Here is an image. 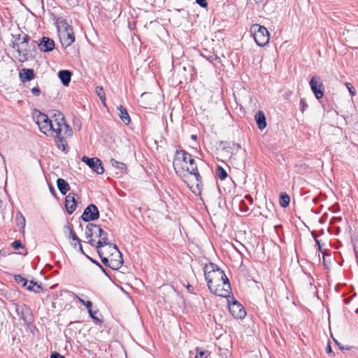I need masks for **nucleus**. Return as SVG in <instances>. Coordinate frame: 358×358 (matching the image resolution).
<instances>
[{"instance_id": "17", "label": "nucleus", "mask_w": 358, "mask_h": 358, "mask_svg": "<svg viewBox=\"0 0 358 358\" xmlns=\"http://www.w3.org/2000/svg\"><path fill=\"white\" fill-rule=\"evenodd\" d=\"M106 246H107L106 250H108V254H110L109 255L110 257H112L115 259L120 260V268L123 264V258L122 256V253L120 252L117 247L115 244H113V243L108 242V245Z\"/></svg>"}, {"instance_id": "35", "label": "nucleus", "mask_w": 358, "mask_h": 358, "mask_svg": "<svg viewBox=\"0 0 358 358\" xmlns=\"http://www.w3.org/2000/svg\"><path fill=\"white\" fill-rule=\"evenodd\" d=\"M308 107L304 99H300V110L302 113H303L306 109Z\"/></svg>"}, {"instance_id": "36", "label": "nucleus", "mask_w": 358, "mask_h": 358, "mask_svg": "<svg viewBox=\"0 0 358 358\" xmlns=\"http://www.w3.org/2000/svg\"><path fill=\"white\" fill-rule=\"evenodd\" d=\"M11 245L15 250H18L22 248V244L20 240L15 241L12 243Z\"/></svg>"}, {"instance_id": "42", "label": "nucleus", "mask_w": 358, "mask_h": 358, "mask_svg": "<svg viewBox=\"0 0 358 358\" xmlns=\"http://www.w3.org/2000/svg\"><path fill=\"white\" fill-rule=\"evenodd\" d=\"M83 305L87 308L89 313H91V310H92V302L90 301H87L85 302V303Z\"/></svg>"}, {"instance_id": "40", "label": "nucleus", "mask_w": 358, "mask_h": 358, "mask_svg": "<svg viewBox=\"0 0 358 358\" xmlns=\"http://www.w3.org/2000/svg\"><path fill=\"white\" fill-rule=\"evenodd\" d=\"M31 92L34 96H39L41 90L38 87H34L31 89Z\"/></svg>"}, {"instance_id": "16", "label": "nucleus", "mask_w": 358, "mask_h": 358, "mask_svg": "<svg viewBox=\"0 0 358 358\" xmlns=\"http://www.w3.org/2000/svg\"><path fill=\"white\" fill-rule=\"evenodd\" d=\"M29 41V36L27 35H24L22 38V41L17 47V51L19 52V55L20 57H22L20 59V62L27 61L29 58V53L27 51V50L24 48L26 44L28 43Z\"/></svg>"}, {"instance_id": "20", "label": "nucleus", "mask_w": 358, "mask_h": 358, "mask_svg": "<svg viewBox=\"0 0 358 358\" xmlns=\"http://www.w3.org/2000/svg\"><path fill=\"white\" fill-rule=\"evenodd\" d=\"M34 78V71L33 69H23L20 72V79L22 82L24 83L29 81Z\"/></svg>"}, {"instance_id": "18", "label": "nucleus", "mask_w": 358, "mask_h": 358, "mask_svg": "<svg viewBox=\"0 0 358 358\" xmlns=\"http://www.w3.org/2000/svg\"><path fill=\"white\" fill-rule=\"evenodd\" d=\"M76 194L75 193L69 194L65 199V207L67 213L71 215L75 210L76 206Z\"/></svg>"}, {"instance_id": "2", "label": "nucleus", "mask_w": 358, "mask_h": 358, "mask_svg": "<svg viewBox=\"0 0 358 358\" xmlns=\"http://www.w3.org/2000/svg\"><path fill=\"white\" fill-rule=\"evenodd\" d=\"M96 229L99 230V236L100 240L97 242V245L96 248L97 249V252L101 259V262L111 268L112 269L116 270L120 268V260L115 259L112 257H107L106 255L108 254V250L106 249H103L104 246L108 245V234L103 231L99 225L95 224H88L85 229V238H88L91 236H93V233Z\"/></svg>"}, {"instance_id": "27", "label": "nucleus", "mask_w": 358, "mask_h": 358, "mask_svg": "<svg viewBox=\"0 0 358 358\" xmlns=\"http://www.w3.org/2000/svg\"><path fill=\"white\" fill-rule=\"evenodd\" d=\"M16 220H17V226L22 229H24L26 220H25L24 217L22 215V214L20 212L17 213Z\"/></svg>"}, {"instance_id": "28", "label": "nucleus", "mask_w": 358, "mask_h": 358, "mask_svg": "<svg viewBox=\"0 0 358 358\" xmlns=\"http://www.w3.org/2000/svg\"><path fill=\"white\" fill-rule=\"evenodd\" d=\"M96 92L99 97L101 100V102L103 103V104L105 105L106 104L105 103L106 96H105V93H104L103 89L101 87H96Z\"/></svg>"}, {"instance_id": "50", "label": "nucleus", "mask_w": 358, "mask_h": 358, "mask_svg": "<svg viewBox=\"0 0 358 358\" xmlns=\"http://www.w3.org/2000/svg\"><path fill=\"white\" fill-rule=\"evenodd\" d=\"M77 299H78V300L79 301V302H80V303H82L83 305L85 303V301H84L83 299H82L79 298L78 296H77Z\"/></svg>"}, {"instance_id": "63", "label": "nucleus", "mask_w": 358, "mask_h": 358, "mask_svg": "<svg viewBox=\"0 0 358 358\" xmlns=\"http://www.w3.org/2000/svg\"><path fill=\"white\" fill-rule=\"evenodd\" d=\"M85 257H87V259H90V257H88L87 255H85Z\"/></svg>"}, {"instance_id": "14", "label": "nucleus", "mask_w": 358, "mask_h": 358, "mask_svg": "<svg viewBox=\"0 0 358 358\" xmlns=\"http://www.w3.org/2000/svg\"><path fill=\"white\" fill-rule=\"evenodd\" d=\"M60 41L62 46L68 47L71 45L75 41V36L73 29L71 27H66L60 34Z\"/></svg>"}, {"instance_id": "59", "label": "nucleus", "mask_w": 358, "mask_h": 358, "mask_svg": "<svg viewBox=\"0 0 358 358\" xmlns=\"http://www.w3.org/2000/svg\"><path fill=\"white\" fill-rule=\"evenodd\" d=\"M237 148H238V149H239V148H241V146H240V145H239V144H238V145H237Z\"/></svg>"}, {"instance_id": "8", "label": "nucleus", "mask_w": 358, "mask_h": 358, "mask_svg": "<svg viewBox=\"0 0 358 358\" xmlns=\"http://www.w3.org/2000/svg\"><path fill=\"white\" fill-rule=\"evenodd\" d=\"M190 154L185 150H177L173 159V165L176 172L188 169V163L192 159Z\"/></svg>"}, {"instance_id": "62", "label": "nucleus", "mask_w": 358, "mask_h": 358, "mask_svg": "<svg viewBox=\"0 0 358 358\" xmlns=\"http://www.w3.org/2000/svg\"><path fill=\"white\" fill-rule=\"evenodd\" d=\"M269 205H270L271 206H273V203H272L271 202H270Z\"/></svg>"}, {"instance_id": "7", "label": "nucleus", "mask_w": 358, "mask_h": 358, "mask_svg": "<svg viewBox=\"0 0 358 358\" xmlns=\"http://www.w3.org/2000/svg\"><path fill=\"white\" fill-rule=\"evenodd\" d=\"M250 31L253 34L254 39L259 46H264L268 43L270 36L265 27L255 24L251 26Z\"/></svg>"}, {"instance_id": "29", "label": "nucleus", "mask_w": 358, "mask_h": 358, "mask_svg": "<svg viewBox=\"0 0 358 358\" xmlns=\"http://www.w3.org/2000/svg\"><path fill=\"white\" fill-rule=\"evenodd\" d=\"M217 175L220 179L224 180L227 178V173L226 171L221 166H217Z\"/></svg>"}, {"instance_id": "3", "label": "nucleus", "mask_w": 358, "mask_h": 358, "mask_svg": "<svg viewBox=\"0 0 358 358\" xmlns=\"http://www.w3.org/2000/svg\"><path fill=\"white\" fill-rule=\"evenodd\" d=\"M204 274L209 289L211 285L223 283V281L229 280L224 272L213 263L205 266Z\"/></svg>"}, {"instance_id": "13", "label": "nucleus", "mask_w": 358, "mask_h": 358, "mask_svg": "<svg viewBox=\"0 0 358 358\" xmlns=\"http://www.w3.org/2000/svg\"><path fill=\"white\" fill-rule=\"evenodd\" d=\"M310 86L317 99H320L323 96L324 93L322 90L323 85L322 83L321 78L319 76H315L311 78L310 80Z\"/></svg>"}, {"instance_id": "61", "label": "nucleus", "mask_w": 358, "mask_h": 358, "mask_svg": "<svg viewBox=\"0 0 358 358\" xmlns=\"http://www.w3.org/2000/svg\"><path fill=\"white\" fill-rule=\"evenodd\" d=\"M50 191H54L53 187H50Z\"/></svg>"}, {"instance_id": "23", "label": "nucleus", "mask_w": 358, "mask_h": 358, "mask_svg": "<svg viewBox=\"0 0 358 358\" xmlns=\"http://www.w3.org/2000/svg\"><path fill=\"white\" fill-rule=\"evenodd\" d=\"M58 76L64 86H68L71 77V73L68 70H62L58 73Z\"/></svg>"}, {"instance_id": "9", "label": "nucleus", "mask_w": 358, "mask_h": 358, "mask_svg": "<svg viewBox=\"0 0 358 358\" xmlns=\"http://www.w3.org/2000/svg\"><path fill=\"white\" fill-rule=\"evenodd\" d=\"M210 291L214 294L221 296L227 297L230 293L231 285L229 280L223 281V283H217L211 285Z\"/></svg>"}, {"instance_id": "44", "label": "nucleus", "mask_w": 358, "mask_h": 358, "mask_svg": "<svg viewBox=\"0 0 358 358\" xmlns=\"http://www.w3.org/2000/svg\"><path fill=\"white\" fill-rule=\"evenodd\" d=\"M312 235H313V236L314 237L315 241L316 243L317 244V245H318V247H319L320 250H321L320 243V241L317 239V238H316V235H315V232H312Z\"/></svg>"}, {"instance_id": "47", "label": "nucleus", "mask_w": 358, "mask_h": 358, "mask_svg": "<svg viewBox=\"0 0 358 358\" xmlns=\"http://www.w3.org/2000/svg\"><path fill=\"white\" fill-rule=\"evenodd\" d=\"M326 352L327 353H331L332 352L329 343L327 344V346L326 348Z\"/></svg>"}, {"instance_id": "6", "label": "nucleus", "mask_w": 358, "mask_h": 358, "mask_svg": "<svg viewBox=\"0 0 358 358\" xmlns=\"http://www.w3.org/2000/svg\"><path fill=\"white\" fill-rule=\"evenodd\" d=\"M54 116L55 122H56L54 134H55L56 137L66 138L71 136L73 131L71 127L65 122L63 115L57 111V113H55Z\"/></svg>"}, {"instance_id": "45", "label": "nucleus", "mask_w": 358, "mask_h": 358, "mask_svg": "<svg viewBox=\"0 0 358 358\" xmlns=\"http://www.w3.org/2000/svg\"><path fill=\"white\" fill-rule=\"evenodd\" d=\"M34 281H30L29 283L25 286L27 287V289L29 291H31V289H32V286L34 285Z\"/></svg>"}, {"instance_id": "11", "label": "nucleus", "mask_w": 358, "mask_h": 358, "mask_svg": "<svg viewBox=\"0 0 358 358\" xmlns=\"http://www.w3.org/2000/svg\"><path fill=\"white\" fill-rule=\"evenodd\" d=\"M82 162H85L90 169L98 174H102L104 172L101 161L98 158H89L84 156L82 157Z\"/></svg>"}, {"instance_id": "32", "label": "nucleus", "mask_w": 358, "mask_h": 358, "mask_svg": "<svg viewBox=\"0 0 358 358\" xmlns=\"http://www.w3.org/2000/svg\"><path fill=\"white\" fill-rule=\"evenodd\" d=\"M68 229L69 230V238H72L73 241H76L78 243H81L80 239L74 233L73 229L70 227H69Z\"/></svg>"}, {"instance_id": "25", "label": "nucleus", "mask_w": 358, "mask_h": 358, "mask_svg": "<svg viewBox=\"0 0 358 358\" xmlns=\"http://www.w3.org/2000/svg\"><path fill=\"white\" fill-rule=\"evenodd\" d=\"M110 162L113 166L120 170L121 173L126 172L127 165L124 163L118 162L114 159H112Z\"/></svg>"}, {"instance_id": "52", "label": "nucleus", "mask_w": 358, "mask_h": 358, "mask_svg": "<svg viewBox=\"0 0 358 358\" xmlns=\"http://www.w3.org/2000/svg\"><path fill=\"white\" fill-rule=\"evenodd\" d=\"M91 317L94 320H97L96 317L94 315V313H92V310H91V313H90Z\"/></svg>"}, {"instance_id": "48", "label": "nucleus", "mask_w": 358, "mask_h": 358, "mask_svg": "<svg viewBox=\"0 0 358 358\" xmlns=\"http://www.w3.org/2000/svg\"><path fill=\"white\" fill-rule=\"evenodd\" d=\"M245 199H247L251 203H252V198L250 195L248 194L245 196Z\"/></svg>"}, {"instance_id": "43", "label": "nucleus", "mask_w": 358, "mask_h": 358, "mask_svg": "<svg viewBox=\"0 0 358 358\" xmlns=\"http://www.w3.org/2000/svg\"><path fill=\"white\" fill-rule=\"evenodd\" d=\"M50 358H65L63 355H61L60 354L57 352H53L50 355Z\"/></svg>"}, {"instance_id": "33", "label": "nucleus", "mask_w": 358, "mask_h": 358, "mask_svg": "<svg viewBox=\"0 0 358 358\" xmlns=\"http://www.w3.org/2000/svg\"><path fill=\"white\" fill-rule=\"evenodd\" d=\"M345 85L348 88L351 96H355L356 94L355 88L349 83H345Z\"/></svg>"}, {"instance_id": "5", "label": "nucleus", "mask_w": 358, "mask_h": 358, "mask_svg": "<svg viewBox=\"0 0 358 358\" xmlns=\"http://www.w3.org/2000/svg\"><path fill=\"white\" fill-rule=\"evenodd\" d=\"M185 171H188L189 174L193 176V179L190 180L192 185H188L189 188L194 194H200L202 187L201 177L198 171L197 165L194 159H191L188 163V169H185Z\"/></svg>"}, {"instance_id": "22", "label": "nucleus", "mask_w": 358, "mask_h": 358, "mask_svg": "<svg viewBox=\"0 0 358 358\" xmlns=\"http://www.w3.org/2000/svg\"><path fill=\"white\" fill-rule=\"evenodd\" d=\"M117 110L119 111V117L121 120L127 125H128L130 122V117L127 113V110L125 108H124L122 105H120L117 107Z\"/></svg>"}, {"instance_id": "38", "label": "nucleus", "mask_w": 358, "mask_h": 358, "mask_svg": "<svg viewBox=\"0 0 358 358\" xmlns=\"http://www.w3.org/2000/svg\"><path fill=\"white\" fill-rule=\"evenodd\" d=\"M240 209L242 212H244V213L247 212L248 210V207L244 201H241L240 202Z\"/></svg>"}, {"instance_id": "49", "label": "nucleus", "mask_w": 358, "mask_h": 358, "mask_svg": "<svg viewBox=\"0 0 358 358\" xmlns=\"http://www.w3.org/2000/svg\"><path fill=\"white\" fill-rule=\"evenodd\" d=\"M79 244V250L80 251L81 253L84 254L85 255V252L83 251V247H82V245L81 243H78Z\"/></svg>"}, {"instance_id": "1", "label": "nucleus", "mask_w": 358, "mask_h": 358, "mask_svg": "<svg viewBox=\"0 0 358 358\" xmlns=\"http://www.w3.org/2000/svg\"><path fill=\"white\" fill-rule=\"evenodd\" d=\"M96 229L99 230V236L100 240L97 242V245L96 248L97 249V252L101 259V262L111 268L112 269L116 270L120 268V260L115 259L112 257H107L106 255L108 254V250L106 249H103L104 246L108 245V234L103 231L99 225L95 224H88L85 229V238H88L91 236H93V233Z\"/></svg>"}, {"instance_id": "64", "label": "nucleus", "mask_w": 358, "mask_h": 358, "mask_svg": "<svg viewBox=\"0 0 358 358\" xmlns=\"http://www.w3.org/2000/svg\"><path fill=\"white\" fill-rule=\"evenodd\" d=\"M85 257H87V259H90V257H88L87 255H85Z\"/></svg>"}, {"instance_id": "19", "label": "nucleus", "mask_w": 358, "mask_h": 358, "mask_svg": "<svg viewBox=\"0 0 358 358\" xmlns=\"http://www.w3.org/2000/svg\"><path fill=\"white\" fill-rule=\"evenodd\" d=\"M38 46L41 52H49L54 49L55 42L52 39L44 36L41 38Z\"/></svg>"}, {"instance_id": "60", "label": "nucleus", "mask_w": 358, "mask_h": 358, "mask_svg": "<svg viewBox=\"0 0 358 358\" xmlns=\"http://www.w3.org/2000/svg\"><path fill=\"white\" fill-rule=\"evenodd\" d=\"M264 216H265L266 218H268V217H269L268 215H265Z\"/></svg>"}, {"instance_id": "12", "label": "nucleus", "mask_w": 358, "mask_h": 358, "mask_svg": "<svg viewBox=\"0 0 358 358\" xmlns=\"http://www.w3.org/2000/svg\"><path fill=\"white\" fill-rule=\"evenodd\" d=\"M99 217V212L94 204H90L85 210L81 216L84 222L96 220Z\"/></svg>"}, {"instance_id": "10", "label": "nucleus", "mask_w": 358, "mask_h": 358, "mask_svg": "<svg viewBox=\"0 0 358 358\" xmlns=\"http://www.w3.org/2000/svg\"><path fill=\"white\" fill-rule=\"evenodd\" d=\"M15 310L25 324H29L32 322V313L30 308L27 305H16Z\"/></svg>"}, {"instance_id": "58", "label": "nucleus", "mask_w": 358, "mask_h": 358, "mask_svg": "<svg viewBox=\"0 0 358 358\" xmlns=\"http://www.w3.org/2000/svg\"><path fill=\"white\" fill-rule=\"evenodd\" d=\"M192 138H196V136L192 135Z\"/></svg>"}, {"instance_id": "53", "label": "nucleus", "mask_w": 358, "mask_h": 358, "mask_svg": "<svg viewBox=\"0 0 358 358\" xmlns=\"http://www.w3.org/2000/svg\"><path fill=\"white\" fill-rule=\"evenodd\" d=\"M355 252L356 257L358 259V250H357V248L356 246H355Z\"/></svg>"}, {"instance_id": "31", "label": "nucleus", "mask_w": 358, "mask_h": 358, "mask_svg": "<svg viewBox=\"0 0 358 358\" xmlns=\"http://www.w3.org/2000/svg\"><path fill=\"white\" fill-rule=\"evenodd\" d=\"M196 354L195 355V358H208V357L209 356L210 353L206 351V350H199V349H197L196 350Z\"/></svg>"}, {"instance_id": "26", "label": "nucleus", "mask_w": 358, "mask_h": 358, "mask_svg": "<svg viewBox=\"0 0 358 358\" xmlns=\"http://www.w3.org/2000/svg\"><path fill=\"white\" fill-rule=\"evenodd\" d=\"M289 201H290L289 196L287 194L284 193V194H280V204L282 207H283V208L287 207L289 205Z\"/></svg>"}, {"instance_id": "51", "label": "nucleus", "mask_w": 358, "mask_h": 358, "mask_svg": "<svg viewBox=\"0 0 358 358\" xmlns=\"http://www.w3.org/2000/svg\"><path fill=\"white\" fill-rule=\"evenodd\" d=\"M95 235L96 237H99V230L96 229V231H94L93 233V236Z\"/></svg>"}, {"instance_id": "56", "label": "nucleus", "mask_w": 358, "mask_h": 358, "mask_svg": "<svg viewBox=\"0 0 358 358\" xmlns=\"http://www.w3.org/2000/svg\"><path fill=\"white\" fill-rule=\"evenodd\" d=\"M95 263H96V264H97V265H98V266H99L101 269H103V268L102 266H101L100 264H99L98 262H95Z\"/></svg>"}, {"instance_id": "37", "label": "nucleus", "mask_w": 358, "mask_h": 358, "mask_svg": "<svg viewBox=\"0 0 358 358\" xmlns=\"http://www.w3.org/2000/svg\"><path fill=\"white\" fill-rule=\"evenodd\" d=\"M59 139V143H57V147L59 149H62V150H65V143L66 141H64V137H59L58 138Z\"/></svg>"}, {"instance_id": "41", "label": "nucleus", "mask_w": 358, "mask_h": 358, "mask_svg": "<svg viewBox=\"0 0 358 358\" xmlns=\"http://www.w3.org/2000/svg\"><path fill=\"white\" fill-rule=\"evenodd\" d=\"M196 2L202 8L207 7V1L206 0H196Z\"/></svg>"}, {"instance_id": "46", "label": "nucleus", "mask_w": 358, "mask_h": 358, "mask_svg": "<svg viewBox=\"0 0 358 358\" xmlns=\"http://www.w3.org/2000/svg\"><path fill=\"white\" fill-rule=\"evenodd\" d=\"M92 236H91L90 238H88L87 239L89 240L88 242L90 243V244L92 246H95L97 245V243H95V241L94 239L92 238Z\"/></svg>"}, {"instance_id": "57", "label": "nucleus", "mask_w": 358, "mask_h": 358, "mask_svg": "<svg viewBox=\"0 0 358 358\" xmlns=\"http://www.w3.org/2000/svg\"><path fill=\"white\" fill-rule=\"evenodd\" d=\"M256 2L263 1L264 0H255Z\"/></svg>"}, {"instance_id": "4", "label": "nucleus", "mask_w": 358, "mask_h": 358, "mask_svg": "<svg viewBox=\"0 0 358 358\" xmlns=\"http://www.w3.org/2000/svg\"><path fill=\"white\" fill-rule=\"evenodd\" d=\"M34 118L41 132L46 135H53L56 127V122L51 120L48 116L39 110H35Z\"/></svg>"}, {"instance_id": "24", "label": "nucleus", "mask_w": 358, "mask_h": 358, "mask_svg": "<svg viewBox=\"0 0 358 358\" xmlns=\"http://www.w3.org/2000/svg\"><path fill=\"white\" fill-rule=\"evenodd\" d=\"M57 186L61 194L63 195H65L70 189L69 183L62 178H58L57 180Z\"/></svg>"}, {"instance_id": "39", "label": "nucleus", "mask_w": 358, "mask_h": 358, "mask_svg": "<svg viewBox=\"0 0 358 358\" xmlns=\"http://www.w3.org/2000/svg\"><path fill=\"white\" fill-rule=\"evenodd\" d=\"M69 4V6L72 7H75L78 6L80 1V0H66Z\"/></svg>"}, {"instance_id": "34", "label": "nucleus", "mask_w": 358, "mask_h": 358, "mask_svg": "<svg viewBox=\"0 0 358 358\" xmlns=\"http://www.w3.org/2000/svg\"><path fill=\"white\" fill-rule=\"evenodd\" d=\"M42 290V287L41 285H38L37 282H34V285L32 286L31 291L35 293H39Z\"/></svg>"}, {"instance_id": "55", "label": "nucleus", "mask_w": 358, "mask_h": 358, "mask_svg": "<svg viewBox=\"0 0 358 358\" xmlns=\"http://www.w3.org/2000/svg\"><path fill=\"white\" fill-rule=\"evenodd\" d=\"M335 342L341 349H343V348L341 346V344H339L336 341H335Z\"/></svg>"}, {"instance_id": "21", "label": "nucleus", "mask_w": 358, "mask_h": 358, "mask_svg": "<svg viewBox=\"0 0 358 358\" xmlns=\"http://www.w3.org/2000/svg\"><path fill=\"white\" fill-rule=\"evenodd\" d=\"M255 119L259 129L262 130L266 127V117L264 112L258 111L255 115Z\"/></svg>"}, {"instance_id": "15", "label": "nucleus", "mask_w": 358, "mask_h": 358, "mask_svg": "<svg viewBox=\"0 0 358 358\" xmlns=\"http://www.w3.org/2000/svg\"><path fill=\"white\" fill-rule=\"evenodd\" d=\"M229 308L230 313L235 318L243 319L246 315V311L245 310L243 306L236 301L231 303L229 306Z\"/></svg>"}, {"instance_id": "30", "label": "nucleus", "mask_w": 358, "mask_h": 358, "mask_svg": "<svg viewBox=\"0 0 358 358\" xmlns=\"http://www.w3.org/2000/svg\"><path fill=\"white\" fill-rule=\"evenodd\" d=\"M14 279L15 280V282L18 284H22V285L23 287H25L27 283L29 282L27 280H26L25 278H24L22 275H15V277H14Z\"/></svg>"}, {"instance_id": "54", "label": "nucleus", "mask_w": 358, "mask_h": 358, "mask_svg": "<svg viewBox=\"0 0 358 358\" xmlns=\"http://www.w3.org/2000/svg\"><path fill=\"white\" fill-rule=\"evenodd\" d=\"M150 94H146V93H143L142 95H141V97L142 98H147V96H149Z\"/></svg>"}]
</instances>
